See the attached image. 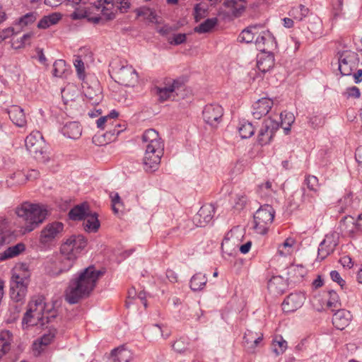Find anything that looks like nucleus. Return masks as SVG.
<instances>
[{
  "label": "nucleus",
  "instance_id": "nucleus-1",
  "mask_svg": "<svg viewBox=\"0 0 362 362\" xmlns=\"http://www.w3.org/2000/svg\"><path fill=\"white\" fill-rule=\"evenodd\" d=\"M103 272L93 266L82 270L78 275L72 279L65 291L64 298L70 304L77 303L81 299L88 297L96 286Z\"/></svg>",
  "mask_w": 362,
  "mask_h": 362
},
{
  "label": "nucleus",
  "instance_id": "nucleus-2",
  "mask_svg": "<svg viewBox=\"0 0 362 362\" xmlns=\"http://www.w3.org/2000/svg\"><path fill=\"white\" fill-rule=\"evenodd\" d=\"M142 141L145 144L144 168L148 173L155 172L158 169L164 153V142L158 132L153 129L144 132L142 135Z\"/></svg>",
  "mask_w": 362,
  "mask_h": 362
},
{
  "label": "nucleus",
  "instance_id": "nucleus-3",
  "mask_svg": "<svg viewBox=\"0 0 362 362\" xmlns=\"http://www.w3.org/2000/svg\"><path fill=\"white\" fill-rule=\"evenodd\" d=\"M16 213L19 218L24 222L21 231L23 233H30L37 228L46 218L47 211L37 204L24 202L16 208Z\"/></svg>",
  "mask_w": 362,
  "mask_h": 362
},
{
  "label": "nucleus",
  "instance_id": "nucleus-4",
  "mask_svg": "<svg viewBox=\"0 0 362 362\" xmlns=\"http://www.w3.org/2000/svg\"><path fill=\"white\" fill-rule=\"evenodd\" d=\"M87 240L82 235H73L60 247V272L69 270L81 251L86 247Z\"/></svg>",
  "mask_w": 362,
  "mask_h": 362
},
{
  "label": "nucleus",
  "instance_id": "nucleus-5",
  "mask_svg": "<svg viewBox=\"0 0 362 362\" xmlns=\"http://www.w3.org/2000/svg\"><path fill=\"white\" fill-rule=\"evenodd\" d=\"M45 303L43 297L32 299L23 318V325L27 326H44L56 317V311L45 312Z\"/></svg>",
  "mask_w": 362,
  "mask_h": 362
},
{
  "label": "nucleus",
  "instance_id": "nucleus-6",
  "mask_svg": "<svg viewBox=\"0 0 362 362\" xmlns=\"http://www.w3.org/2000/svg\"><path fill=\"white\" fill-rule=\"evenodd\" d=\"M274 215L275 211L271 205L264 204L260 206L254 215V229L256 233L266 234L273 222Z\"/></svg>",
  "mask_w": 362,
  "mask_h": 362
},
{
  "label": "nucleus",
  "instance_id": "nucleus-7",
  "mask_svg": "<svg viewBox=\"0 0 362 362\" xmlns=\"http://www.w3.org/2000/svg\"><path fill=\"white\" fill-rule=\"evenodd\" d=\"M29 281V275L26 273L23 274L14 273L12 275L10 283V296L13 300L21 303L24 300Z\"/></svg>",
  "mask_w": 362,
  "mask_h": 362
},
{
  "label": "nucleus",
  "instance_id": "nucleus-8",
  "mask_svg": "<svg viewBox=\"0 0 362 362\" xmlns=\"http://www.w3.org/2000/svg\"><path fill=\"white\" fill-rule=\"evenodd\" d=\"M338 62L341 75L350 76L359 63L358 54L351 50L339 52Z\"/></svg>",
  "mask_w": 362,
  "mask_h": 362
},
{
  "label": "nucleus",
  "instance_id": "nucleus-9",
  "mask_svg": "<svg viewBox=\"0 0 362 362\" xmlns=\"http://www.w3.org/2000/svg\"><path fill=\"white\" fill-rule=\"evenodd\" d=\"M279 128V122L272 117L264 119L257 135V141L261 146L269 144Z\"/></svg>",
  "mask_w": 362,
  "mask_h": 362
},
{
  "label": "nucleus",
  "instance_id": "nucleus-10",
  "mask_svg": "<svg viewBox=\"0 0 362 362\" xmlns=\"http://www.w3.org/2000/svg\"><path fill=\"white\" fill-rule=\"evenodd\" d=\"M115 77L118 82L126 86H133L137 82L136 71L129 65H122L120 67L112 66Z\"/></svg>",
  "mask_w": 362,
  "mask_h": 362
},
{
  "label": "nucleus",
  "instance_id": "nucleus-11",
  "mask_svg": "<svg viewBox=\"0 0 362 362\" xmlns=\"http://www.w3.org/2000/svg\"><path fill=\"white\" fill-rule=\"evenodd\" d=\"M64 230V224L59 221H54L47 224L42 230L40 235V242L43 245L52 243Z\"/></svg>",
  "mask_w": 362,
  "mask_h": 362
},
{
  "label": "nucleus",
  "instance_id": "nucleus-12",
  "mask_svg": "<svg viewBox=\"0 0 362 362\" xmlns=\"http://www.w3.org/2000/svg\"><path fill=\"white\" fill-rule=\"evenodd\" d=\"M202 114L206 123L216 127L222 120L223 109L218 104H208L204 107Z\"/></svg>",
  "mask_w": 362,
  "mask_h": 362
},
{
  "label": "nucleus",
  "instance_id": "nucleus-13",
  "mask_svg": "<svg viewBox=\"0 0 362 362\" xmlns=\"http://www.w3.org/2000/svg\"><path fill=\"white\" fill-rule=\"evenodd\" d=\"M25 147L30 154L36 156L43 152L45 141L42 134L38 131L32 132L25 140Z\"/></svg>",
  "mask_w": 362,
  "mask_h": 362
},
{
  "label": "nucleus",
  "instance_id": "nucleus-14",
  "mask_svg": "<svg viewBox=\"0 0 362 362\" xmlns=\"http://www.w3.org/2000/svg\"><path fill=\"white\" fill-rule=\"evenodd\" d=\"M257 33L255 43L259 50L265 52L266 49L272 48L276 44L273 35L268 30L264 29L262 25V29L258 30Z\"/></svg>",
  "mask_w": 362,
  "mask_h": 362
},
{
  "label": "nucleus",
  "instance_id": "nucleus-15",
  "mask_svg": "<svg viewBox=\"0 0 362 362\" xmlns=\"http://www.w3.org/2000/svg\"><path fill=\"white\" fill-rule=\"evenodd\" d=\"M214 215V206L212 204H204L193 217V222L198 227H204L211 222Z\"/></svg>",
  "mask_w": 362,
  "mask_h": 362
},
{
  "label": "nucleus",
  "instance_id": "nucleus-16",
  "mask_svg": "<svg viewBox=\"0 0 362 362\" xmlns=\"http://www.w3.org/2000/svg\"><path fill=\"white\" fill-rule=\"evenodd\" d=\"M305 297L302 293H292L289 294L282 303V310L285 313H293L301 308Z\"/></svg>",
  "mask_w": 362,
  "mask_h": 362
},
{
  "label": "nucleus",
  "instance_id": "nucleus-17",
  "mask_svg": "<svg viewBox=\"0 0 362 362\" xmlns=\"http://www.w3.org/2000/svg\"><path fill=\"white\" fill-rule=\"evenodd\" d=\"M337 245L338 241L336 239V235L334 233L326 235L325 239L319 245L317 258L321 260L325 259L334 251Z\"/></svg>",
  "mask_w": 362,
  "mask_h": 362
},
{
  "label": "nucleus",
  "instance_id": "nucleus-18",
  "mask_svg": "<svg viewBox=\"0 0 362 362\" xmlns=\"http://www.w3.org/2000/svg\"><path fill=\"white\" fill-rule=\"evenodd\" d=\"M93 7L97 11H100L101 15L107 20L115 18L117 12L114 0H98L94 3Z\"/></svg>",
  "mask_w": 362,
  "mask_h": 362
},
{
  "label": "nucleus",
  "instance_id": "nucleus-19",
  "mask_svg": "<svg viewBox=\"0 0 362 362\" xmlns=\"http://www.w3.org/2000/svg\"><path fill=\"white\" fill-rule=\"evenodd\" d=\"M274 105L273 100L269 98H262L256 101L252 105V113L254 118L260 119L266 116Z\"/></svg>",
  "mask_w": 362,
  "mask_h": 362
},
{
  "label": "nucleus",
  "instance_id": "nucleus-20",
  "mask_svg": "<svg viewBox=\"0 0 362 362\" xmlns=\"http://www.w3.org/2000/svg\"><path fill=\"white\" fill-rule=\"evenodd\" d=\"M83 93L92 105L98 104L101 100V91L98 81L94 82L93 86L84 82Z\"/></svg>",
  "mask_w": 362,
  "mask_h": 362
},
{
  "label": "nucleus",
  "instance_id": "nucleus-21",
  "mask_svg": "<svg viewBox=\"0 0 362 362\" xmlns=\"http://www.w3.org/2000/svg\"><path fill=\"white\" fill-rule=\"evenodd\" d=\"M352 315L349 310L339 309L332 317L333 325L338 329H344L350 323Z\"/></svg>",
  "mask_w": 362,
  "mask_h": 362
},
{
  "label": "nucleus",
  "instance_id": "nucleus-22",
  "mask_svg": "<svg viewBox=\"0 0 362 362\" xmlns=\"http://www.w3.org/2000/svg\"><path fill=\"white\" fill-rule=\"evenodd\" d=\"M319 193L317 194H314L313 192H307L304 187H301L300 192L298 193L297 192L293 194V197L300 196L301 197V203H294V205L296 207H299L303 205V207L308 209H314V204L316 202V198L318 197Z\"/></svg>",
  "mask_w": 362,
  "mask_h": 362
},
{
  "label": "nucleus",
  "instance_id": "nucleus-23",
  "mask_svg": "<svg viewBox=\"0 0 362 362\" xmlns=\"http://www.w3.org/2000/svg\"><path fill=\"white\" fill-rule=\"evenodd\" d=\"M181 86L182 83L175 80L173 83L168 86L163 88L156 87L155 93L158 96V100L160 102H163L170 99L172 96L174 97L173 93L179 90Z\"/></svg>",
  "mask_w": 362,
  "mask_h": 362
},
{
  "label": "nucleus",
  "instance_id": "nucleus-24",
  "mask_svg": "<svg viewBox=\"0 0 362 362\" xmlns=\"http://www.w3.org/2000/svg\"><path fill=\"white\" fill-rule=\"evenodd\" d=\"M7 113L9 115L11 120L16 126L23 127L26 124V118L23 108L18 105L11 106Z\"/></svg>",
  "mask_w": 362,
  "mask_h": 362
},
{
  "label": "nucleus",
  "instance_id": "nucleus-25",
  "mask_svg": "<svg viewBox=\"0 0 362 362\" xmlns=\"http://www.w3.org/2000/svg\"><path fill=\"white\" fill-rule=\"evenodd\" d=\"M62 133L67 138L77 139L81 136L82 127L78 122H69L62 128Z\"/></svg>",
  "mask_w": 362,
  "mask_h": 362
},
{
  "label": "nucleus",
  "instance_id": "nucleus-26",
  "mask_svg": "<svg viewBox=\"0 0 362 362\" xmlns=\"http://www.w3.org/2000/svg\"><path fill=\"white\" fill-rule=\"evenodd\" d=\"M132 359V352L124 346L113 349L110 358V362H129Z\"/></svg>",
  "mask_w": 362,
  "mask_h": 362
},
{
  "label": "nucleus",
  "instance_id": "nucleus-27",
  "mask_svg": "<svg viewBox=\"0 0 362 362\" xmlns=\"http://www.w3.org/2000/svg\"><path fill=\"white\" fill-rule=\"evenodd\" d=\"M262 29V25L255 24L252 25L244 29L238 37L240 42H245L246 43L255 42L258 30Z\"/></svg>",
  "mask_w": 362,
  "mask_h": 362
},
{
  "label": "nucleus",
  "instance_id": "nucleus-28",
  "mask_svg": "<svg viewBox=\"0 0 362 362\" xmlns=\"http://www.w3.org/2000/svg\"><path fill=\"white\" fill-rule=\"evenodd\" d=\"M38 16L39 15L37 12L33 11L20 17L14 23V25L18 28L16 33H21L25 27L34 23Z\"/></svg>",
  "mask_w": 362,
  "mask_h": 362
},
{
  "label": "nucleus",
  "instance_id": "nucleus-29",
  "mask_svg": "<svg viewBox=\"0 0 362 362\" xmlns=\"http://www.w3.org/2000/svg\"><path fill=\"white\" fill-rule=\"evenodd\" d=\"M13 341V334L9 330L0 332V358L6 355L11 349Z\"/></svg>",
  "mask_w": 362,
  "mask_h": 362
},
{
  "label": "nucleus",
  "instance_id": "nucleus-30",
  "mask_svg": "<svg viewBox=\"0 0 362 362\" xmlns=\"http://www.w3.org/2000/svg\"><path fill=\"white\" fill-rule=\"evenodd\" d=\"M341 227L343 228L342 231L349 236L354 237L356 232L362 230L360 223H356L351 216L345 217L341 221Z\"/></svg>",
  "mask_w": 362,
  "mask_h": 362
},
{
  "label": "nucleus",
  "instance_id": "nucleus-31",
  "mask_svg": "<svg viewBox=\"0 0 362 362\" xmlns=\"http://www.w3.org/2000/svg\"><path fill=\"white\" fill-rule=\"evenodd\" d=\"M84 230L87 232H95L100 227V222L96 213L90 211L83 219Z\"/></svg>",
  "mask_w": 362,
  "mask_h": 362
},
{
  "label": "nucleus",
  "instance_id": "nucleus-32",
  "mask_svg": "<svg viewBox=\"0 0 362 362\" xmlns=\"http://www.w3.org/2000/svg\"><path fill=\"white\" fill-rule=\"evenodd\" d=\"M90 209L88 204L83 203L71 209L69 213V217L74 221H81L86 217Z\"/></svg>",
  "mask_w": 362,
  "mask_h": 362
},
{
  "label": "nucleus",
  "instance_id": "nucleus-33",
  "mask_svg": "<svg viewBox=\"0 0 362 362\" xmlns=\"http://www.w3.org/2000/svg\"><path fill=\"white\" fill-rule=\"evenodd\" d=\"M25 245L23 243H18L15 245L8 247L0 255V261L18 256L21 252L25 250Z\"/></svg>",
  "mask_w": 362,
  "mask_h": 362
},
{
  "label": "nucleus",
  "instance_id": "nucleus-34",
  "mask_svg": "<svg viewBox=\"0 0 362 362\" xmlns=\"http://www.w3.org/2000/svg\"><path fill=\"white\" fill-rule=\"evenodd\" d=\"M62 16L58 13H53L50 15L44 16L37 23V28L40 29H46L51 25L57 24L61 19Z\"/></svg>",
  "mask_w": 362,
  "mask_h": 362
},
{
  "label": "nucleus",
  "instance_id": "nucleus-35",
  "mask_svg": "<svg viewBox=\"0 0 362 362\" xmlns=\"http://www.w3.org/2000/svg\"><path fill=\"white\" fill-rule=\"evenodd\" d=\"M207 282L205 274L199 272L195 274L190 280V288L194 291H201Z\"/></svg>",
  "mask_w": 362,
  "mask_h": 362
},
{
  "label": "nucleus",
  "instance_id": "nucleus-36",
  "mask_svg": "<svg viewBox=\"0 0 362 362\" xmlns=\"http://www.w3.org/2000/svg\"><path fill=\"white\" fill-rule=\"evenodd\" d=\"M296 244V240L293 238H286L284 242L279 245L277 253L281 257H287L292 254L293 247Z\"/></svg>",
  "mask_w": 362,
  "mask_h": 362
},
{
  "label": "nucleus",
  "instance_id": "nucleus-37",
  "mask_svg": "<svg viewBox=\"0 0 362 362\" xmlns=\"http://www.w3.org/2000/svg\"><path fill=\"white\" fill-rule=\"evenodd\" d=\"M281 123L279 124V127L281 126L286 134H288L291 130V126L295 122V117L293 113L289 112H282L280 114Z\"/></svg>",
  "mask_w": 362,
  "mask_h": 362
},
{
  "label": "nucleus",
  "instance_id": "nucleus-38",
  "mask_svg": "<svg viewBox=\"0 0 362 362\" xmlns=\"http://www.w3.org/2000/svg\"><path fill=\"white\" fill-rule=\"evenodd\" d=\"M274 65V59L273 55L267 54L264 57H260L257 60V66L258 69L263 72L266 73L269 71Z\"/></svg>",
  "mask_w": 362,
  "mask_h": 362
},
{
  "label": "nucleus",
  "instance_id": "nucleus-39",
  "mask_svg": "<svg viewBox=\"0 0 362 362\" xmlns=\"http://www.w3.org/2000/svg\"><path fill=\"white\" fill-rule=\"evenodd\" d=\"M224 5L230 8L231 13L235 16H239L245 7L244 0H226Z\"/></svg>",
  "mask_w": 362,
  "mask_h": 362
},
{
  "label": "nucleus",
  "instance_id": "nucleus-40",
  "mask_svg": "<svg viewBox=\"0 0 362 362\" xmlns=\"http://www.w3.org/2000/svg\"><path fill=\"white\" fill-rule=\"evenodd\" d=\"M272 349L276 356L281 355L287 349V341L281 336H276L272 340Z\"/></svg>",
  "mask_w": 362,
  "mask_h": 362
},
{
  "label": "nucleus",
  "instance_id": "nucleus-41",
  "mask_svg": "<svg viewBox=\"0 0 362 362\" xmlns=\"http://www.w3.org/2000/svg\"><path fill=\"white\" fill-rule=\"evenodd\" d=\"M309 13V9L305 6L300 4L293 7L288 12V15L294 20L300 21L305 18Z\"/></svg>",
  "mask_w": 362,
  "mask_h": 362
},
{
  "label": "nucleus",
  "instance_id": "nucleus-42",
  "mask_svg": "<svg viewBox=\"0 0 362 362\" xmlns=\"http://www.w3.org/2000/svg\"><path fill=\"white\" fill-rule=\"evenodd\" d=\"M216 18H207L203 23L195 27L194 30L197 33H206L211 31L217 24Z\"/></svg>",
  "mask_w": 362,
  "mask_h": 362
},
{
  "label": "nucleus",
  "instance_id": "nucleus-43",
  "mask_svg": "<svg viewBox=\"0 0 362 362\" xmlns=\"http://www.w3.org/2000/svg\"><path fill=\"white\" fill-rule=\"evenodd\" d=\"M255 129L249 122H243L238 127V132L242 139L250 138L255 134Z\"/></svg>",
  "mask_w": 362,
  "mask_h": 362
},
{
  "label": "nucleus",
  "instance_id": "nucleus-44",
  "mask_svg": "<svg viewBox=\"0 0 362 362\" xmlns=\"http://www.w3.org/2000/svg\"><path fill=\"white\" fill-rule=\"evenodd\" d=\"M303 185H305L310 192H313L315 194L319 193V181L317 177L310 175H306Z\"/></svg>",
  "mask_w": 362,
  "mask_h": 362
},
{
  "label": "nucleus",
  "instance_id": "nucleus-45",
  "mask_svg": "<svg viewBox=\"0 0 362 362\" xmlns=\"http://www.w3.org/2000/svg\"><path fill=\"white\" fill-rule=\"evenodd\" d=\"M68 71V68L66 62L63 59H58L54 62L53 64V75L56 77L62 78Z\"/></svg>",
  "mask_w": 362,
  "mask_h": 362
},
{
  "label": "nucleus",
  "instance_id": "nucleus-46",
  "mask_svg": "<svg viewBox=\"0 0 362 362\" xmlns=\"http://www.w3.org/2000/svg\"><path fill=\"white\" fill-rule=\"evenodd\" d=\"M328 295L329 298L327 301V307L332 311H334L335 309L339 310L341 307L339 295L334 291H329Z\"/></svg>",
  "mask_w": 362,
  "mask_h": 362
},
{
  "label": "nucleus",
  "instance_id": "nucleus-47",
  "mask_svg": "<svg viewBox=\"0 0 362 362\" xmlns=\"http://www.w3.org/2000/svg\"><path fill=\"white\" fill-rule=\"evenodd\" d=\"M189 344V341L187 337H180L173 343L172 346L176 352L182 354L188 350Z\"/></svg>",
  "mask_w": 362,
  "mask_h": 362
},
{
  "label": "nucleus",
  "instance_id": "nucleus-48",
  "mask_svg": "<svg viewBox=\"0 0 362 362\" xmlns=\"http://www.w3.org/2000/svg\"><path fill=\"white\" fill-rule=\"evenodd\" d=\"M272 183L270 181H267L258 187V192L262 197L272 196L274 190L272 188Z\"/></svg>",
  "mask_w": 362,
  "mask_h": 362
},
{
  "label": "nucleus",
  "instance_id": "nucleus-49",
  "mask_svg": "<svg viewBox=\"0 0 362 362\" xmlns=\"http://www.w3.org/2000/svg\"><path fill=\"white\" fill-rule=\"evenodd\" d=\"M110 197L112 202V208L115 214H117L119 211V206L122 205L121 198L117 192H111Z\"/></svg>",
  "mask_w": 362,
  "mask_h": 362
},
{
  "label": "nucleus",
  "instance_id": "nucleus-50",
  "mask_svg": "<svg viewBox=\"0 0 362 362\" xmlns=\"http://www.w3.org/2000/svg\"><path fill=\"white\" fill-rule=\"evenodd\" d=\"M255 336H257V332H254L251 330H247L243 337V344L245 347L249 350L250 348L252 346V344L254 341V339Z\"/></svg>",
  "mask_w": 362,
  "mask_h": 362
},
{
  "label": "nucleus",
  "instance_id": "nucleus-51",
  "mask_svg": "<svg viewBox=\"0 0 362 362\" xmlns=\"http://www.w3.org/2000/svg\"><path fill=\"white\" fill-rule=\"evenodd\" d=\"M88 14V13L86 8L78 7L76 8L71 14H70V18L72 20H81L83 18H87Z\"/></svg>",
  "mask_w": 362,
  "mask_h": 362
},
{
  "label": "nucleus",
  "instance_id": "nucleus-52",
  "mask_svg": "<svg viewBox=\"0 0 362 362\" xmlns=\"http://www.w3.org/2000/svg\"><path fill=\"white\" fill-rule=\"evenodd\" d=\"M186 35L182 33L174 34L172 37L168 38V41L170 45H179L186 41Z\"/></svg>",
  "mask_w": 362,
  "mask_h": 362
},
{
  "label": "nucleus",
  "instance_id": "nucleus-53",
  "mask_svg": "<svg viewBox=\"0 0 362 362\" xmlns=\"http://www.w3.org/2000/svg\"><path fill=\"white\" fill-rule=\"evenodd\" d=\"M115 1V6H116L117 10L119 11L121 13H126L130 8L131 3L129 0H114Z\"/></svg>",
  "mask_w": 362,
  "mask_h": 362
},
{
  "label": "nucleus",
  "instance_id": "nucleus-54",
  "mask_svg": "<svg viewBox=\"0 0 362 362\" xmlns=\"http://www.w3.org/2000/svg\"><path fill=\"white\" fill-rule=\"evenodd\" d=\"M74 64L78 75V77L81 78L84 76L85 72V66L83 62L80 57H77V58L75 59L74 62Z\"/></svg>",
  "mask_w": 362,
  "mask_h": 362
},
{
  "label": "nucleus",
  "instance_id": "nucleus-55",
  "mask_svg": "<svg viewBox=\"0 0 362 362\" xmlns=\"http://www.w3.org/2000/svg\"><path fill=\"white\" fill-rule=\"evenodd\" d=\"M10 180H13V182H11V184H18L21 185L25 182V175L22 173L21 171H18L12 174L10 177Z\"/></svg>",
  "mask_w": 362,
  "mask_h": 362
},
{
  "label": "nucleus",
  "instance_id": "nucleus-56",
  "mask_svg": "<svg viewBox=\"0 0 362 362\" xmlns=\"http://www.w3.org/2000/svg\"><path fill=\"white\" fill-rule=\"evenodd\" d=\"M18 28L14 25L13 27H9L8 28H6L1 31L0 33V37L4 40L14 35H17L19 33H16V30Z\"/></svg>",
  "mask_w": 362,
  "mask_h": 362
},
{
  "label": "nucleus",
  "instance_id": "nucleus-57",
  "mask_svg": "<svg viewBox=\"0 0 362 362\" xmlns=\"http://www.w3.org/2000/svg\"><path fill=\"white\" fill-rule=\"evenodd\" d=\"M54 337V334L52 333L45 334L39 340V346L41 350H43L42 346H46L51 343Z\"/></svg>",
  "mask_w": 362,
  "mask_h": 362
},
{
  "label": "nucleus",
  "instance_id": "nucleus-58",
  "mask_svg": "<svg viewBox=\"0 0 362 362\" xmlns=\"http://www.w3.org/2000/svg\"><path fill=\"white\" fill-rule=\"evenodd\" d=\"M330 277L332 280L334 282H337L341 288H344L346 284L345 281L341 277L339 273L336 271L333 270L330 272Z\"/></svg>",
  "mask_w": 362,
  "mask_h": 362
},
{
  "label": "nucleus",
  "instance_id": "nucleus-59",
  "mask_svg": "<svg viewBox=\"0 0 362 362\" xmlns=\"http://www.w3.org/2000/svg\"><path fill=\"white\" fill-rule=\"evenodd\" d=\"M339 262L344 267H348L349 269L351 268L354 265L352 259L348 255L341 257Z\"/></svg>",
  "mask_w": 362,
  "mask_h": 362
},
{
  "label": "nucleus",
  "instance_id": "nucleus-60",
  "mask_svg": "<svg viewBox=\"0 0 362 362\" xmlns=\"http://www.w3.org/2000/svg\"><path fill=\"white\" fill-rule=\"evenodd\" d=\"M347 93L349 97H352L354 98H358L361 96L360 90L356 86H352L351 88H347Z\"/></svg>",
  "mask_w": 362,
  "mask_h": 362
},
{
  "label": "nucleus",
  "instance_id": "nucleus-61",
  "mask_svg": "<svg viewBox=\"0 0 362 362\" xmlns=\"http://www.w3.org/2000/svg\"><path fill=\"white\" fill-rule=\"evenodd\" d=\"M97 127L101 129H104L105 124H112V122L108 120V117H101L96 121Z\"/></svg>",
  "mask_w": 362,
  "mask_h": 362
},
{
  "label": "nucleus",
  "instance_id": "nucleus-62",
  "mask_svg": "<svg viewBox=\"0 0 362 362\" xmlns=\"http://www.w3.org/2000/svg\"><path fill=\"white\" fill-rule=\"evenodd\" d=\"M263 334L262 333L258 334L257 336H255L254 341L252 344L251 348L249 349L248 351H253L254 349L259 344V343L262 341Z\"/></svg>",
  "mask_w": 362,
  "mask_h": 362
},
{
  "label": "nucleus",
  "instance_id": "nucleus-63",
  "mask_svg": "<svg viewBox=\"0 0 362 362\" xmlns=\"http://www.w3.org/2000/svg\"><path fill=\"white\" fill-rule=\"evenodd\" d=\"M282 279L278 276L272 277L268 282V288L271 291H274L275 286L278 284Z\"/></svg>",
  "mask_w": 362,
  "mask_h": 362
},
{
  "label": "nucleus",
  "instance_id": "nucleus-64",
  "mask_svg": "<svg viewBox=\"0 0 362 362\" xmlns=\"http://www.w3.org/2000/svg\"><path fill=\"white\" fill-rule=\"evenodd\" d=\"M355 158L358 163L362 167V146L356 148Z\"/></svg>",
  "mask_w": 362,
  "mask_h": 362
}]
</instances>
